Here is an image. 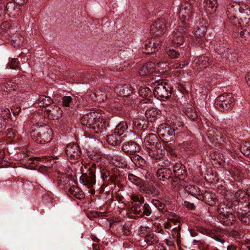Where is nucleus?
Segmentation results:
<instances>
[{"label": "nucleus", "instance_id": "nucleus-1", "mask_svg": "<svg viewBox=\"0 0 250 250\" xmlns=\"http://www.w3.org/2000/svg\"><path fill=\"white\" fill-rule=\"evenodd\" d=\"M32 139L40 144L48 143L52 140L53 131L46 125H40L39 124L33 125L30 132Z\"/></svg>", "mask_w": 250, "mask_h": 250}, {"label": "nucleus", "instance_id": "nucleus-2", "mask_svg": "<svg viewBox=\"0 0 250 250\" xmlns=\"http://www.w3.org/2000/svg\"><path fill=\"white\" fill-rule=\"evenodd\" d=\"M170 19L165 15L154 22L150 27V33L154 36H160L167 31V27L170 24Z\"/></svg>", "mask_w": 250, "mask_h": 250}, {"label": "nucleus", "instance_id": "nucleus-3", "mask_svg": "<svg viewBox=\"0 0 250 250\" xmlns=\"http://www.w3.org/2000/svg\"><path fill=\"white\" fill-rule=\"evenodd\" d=\"M234 98L230 93H224L219 96L214 103V106L217 109H229L233 108Z\"/></svg>", "mask_w": 250, "mask_h": 250}, {"label": "nucleus", "instance_id": "nucleus-4", "mask_svg": "<svg viewBox=\"0 0 250 250\" xmlns=\"http://www.w3.org/2000/svg\"><path fill=\"white\" fill-rule=\"evenodd\" d=\"M160 138L166 143L173 140L175 137L174 129L167 124H161L157 129Z\"/></svg>", "mask_w": 250, "mask_h": 250}, {"label": "nucleus", "instance_id": "nucleus-5", "mask_svg": "<svg viewBox=\"0 0 250 250\" xmlns=\"http://www.w3.org/2000/svg\"><path fill=\"white\" fill-rule=\"evenodd\" d=\"M236 207L228 204L226 202L220 203L218 207V212L223 217V219H226L229 221H234L235 217L232 211L235 209Z\"/></svg>", "mask_w": 250, "mask_h": 250}, {"label": "nucleus", "instance_id": "nucleus-6", "mask_svg": "<svg viewBox=\"0 0 250 250\" xmlns=\"http://www.w3.org/2000/svg\"><path fill=\"white\" fill-rule=\"evenodd\" d=\"M153 94L158 99H167L171 94V89L166 83L157 82L153 89Z\"/></svg>", "mask_w": 250, "mask_h": 250}, {"label": "nucleus", "instance_id": "nucleus-7", "mask_svg": "<svg viewBox=\"0 0 250 250\" xmlns=\"http://www.w3.org/2000/svg\"><path fill=\"white\" fill-rule=\"evenodd\" d=\"M126 104H130L132 107L142 109H156L157 108L155 104L149 99H145L143 100L135 99L132 100L130 102L128 100Z\"/></svg>", "mask_w": 250, "mask_h": 250}, {"label": "nucleus", "instance_id": "nucleus-8", "mask_svg": "<svg viewBox=\"0 0 250 250\" xmlns=\"http://www.w3.org/2000/svg\"><path fill=\"white\" fill-rule=\"evenodd\" d=\"M193 14V6L191 3H186L181 6L179 15L181 20V22L184 25L187 26V21L191 19Z\"/></svg>", "mask_w": 250, "mask_h": 250}, {"label": "nucleus", "instance_id": "nucleus-9", "mask_svg": "<svg viewBox=\"0 0 250 250\" xmlns=\"http://www.w3.org/2000/svg\"><path fill=\"white\" fill-rule=\"evenodd\" d=\"M65 153L68 158L71 161L79 159L82 155L80 146L76 144H69L65 148Z\"/></svg>", "mask_w": 250, "mask_h": 250}, {"label": "nucleus", "instance_id": "nucleus-10", "mask_svg": "<svg viewBox=\"0 0 250 250\" xmlns=\"http://www.w3.org/2000/svg\"><path fill=\"white\" fill-rule=\"evenodd\" d=\"M97 117V116L92 117V119L94 120V123L90 127L91 132L94 134L95 137H98L99 135L104 134L106 130L104 122H103V119H100V117L98 119Z\"/></svg>", "mask_w": 250, "mask_h": 250}, {"label": "nucleus", "instance_id": "nucleus-11", "mask_svg": "<svg viewBox=\"0 0 250 250\" xmlns=\"http://www.w3.org/2000/svg\"><path fill=\"white\" fill-rule=\"evenodd\" d=\"M112 89L108 87H105L101 89H98L90 95V97L92 100L99 102L103 101L104 100L109 98L110 92Z\"/></svg>", "mask_w": 250, "mask_h": 250}, {"label": "nucleus", "instance_id": "nucleus-12", "mask_svg": "<svg viewBox=\"0 0 250 250\" xmlns=\"http://www.w3.org/2000/svg\"><path fill=\"white\" fill-rule=\"evenodd\" d=\"M156 175L159 180L164 182L168 181L170 182L173 187V173L169 168L167 167H162L157 170Z\"/></svg>", "mask_w": 250, "mask_h": 250}, {"label": "nucleus", "instance_id": "nucleus-13", "mask_svg": "<svg viewBox=\"0 0 250 250\" xmlns=\"http://www.w3.org/2000/svg\"><path fill=\"white\" fill-rule=\"evenodd\" d=\"M81 98L72 94L71 96H64L62 98V105L65 107L80 108Z\"/></svg>", "mask_w": 250, "mask_h": 250}, {"label": "nucleus", "instance_id": "nucleus-14", "mask_svg": "<svg viewBox=\"0 0 250 250\" xmlns=\"http://www.w3.org/2000/svg\"><path fill=\"white\" fill-rule=\"evenodd\" d=\"M173 178V188L179 189L180 186H185L186 183L184 179L186 177L185 167H183L180 170L176 172Z\"/></svg>", "mask_w": 250, "mask_h": 250}, {"label": "nucleus", "instance_id": "nucleus-15", "mask_svg": "<svg viewBox=\"0 0 250 250\" xmlns=\"http://www.w3.org/2000/svg\"><path fill=\"white\" fill-rule=\"evenodd\" d=\"M122 143V150L127 155L135 154L140 150V146L134 142L129 141Z\"/></svg>", "mask_w": 250, "mask_h": 250}, {"label": "nucleus", "instance_id": "nucleus-16", "mask_svg": "<svg viewBox=\"0 0 250 250\" xmlns=\"http://www.w3.org/2000/svg\"><path fill=\"white\" fill-rule=\"evenodd\" d=\"M161 42L154 39H150L146 41L143 47L144 52L146 54H149L155 52L160 47Z\"/></svg>", "mask_w": 250, "mask_h": 250}, {"label": "nucleus", "instance_id": "nucleus-17", "mask_svg": "<svg viewBox=\"0 0 250 250\" xmlns=\"http://www.w3.org/2000/svg\"><path fill=\"white\" fill-rule=\"evenodd\" d=\"M186 33L185 28L183 27H179L177 29L172 40V43L174 46H179L183 44L185 42Z\"/></svg>", "mask_w": 250, "mask_h": 250}, {"label": "nucleus", "instance_id": "nucleus-18", "mask_svg": "<svg viewBox=\"0 0 250 250\" xmlns=\"http://www.w3.org/2000/svg\"><path fill=\"white\" fill-rule=\"evenodd\" d=\"M6 11L8 15L13 18H16L19 17L21 14V9L20 5L12 1H9L7 3Z\"/></svg>", "mask_w": 250, "mask_h": 250}, {"label": "nucleus", "instance_id": "nucleus-19", "mask_svg": "<svg viewBox=\"0 0 250 250\" xmlns=\"http://www.w3.org/2000/svg\"><path fill=\"white\" fill-rule=\"evenodd\" d=\"M80 183L88 188L92 187L96 183V176L92 171L87 173L82 174L80 178Z\"/></svg>", "mask_w": 250, "mask_h": 250}, {"label": "nucleus", "instance_id": "nucleus-20", "mask_svg": "<svg viewBox=\"0 0 250 250\" xmlns=\"http://www.w3.org/2000/svg\"><path fill=\"white\" fill-rule=\"evenodd\" d=\"M147 150L149 156L155 160L163 158L165 155V151L162 149L161 144H157L153 148H150Z\"/></svg>", "mask_w": 250, "mask_h": 250}, {"label": "nucleus", "instance_id": "nucleus-21", "mask_svg": "<svg viewBox=\"0 0 250 250\" xmlns=\"http://www.w3.org/2000/svg\"><path fill=\"white\" fill-rule=\"evenodd\" d=\"M133 88L130 84L119 85L115 88V91L120 97H129L133 92Z\"/></svg>", "mask_w": 250, "mask_h": 250}, {"label": "nucleus", "instance_id": "nucleus-22", "mask_svg": "<svg viewBox=\"0 0 250 250\" xmlns=\"http://www.w3.org/2000/svg\"><path fill=\"white\" fill-rule=\"evenodd\" d=\"M144 144L146 148L148 149L153 148V146H155V145L161 144V143L156 134L149 133L145 137Z\"/></svg>", "mask_w": 250, "mask_h": 250}, {"label": "nucleus", "instance_id": "nucleus-23", "mask_svg": "<svg viewBox=\"0 0 250 250\" xmlns=\"http://www.w3.org/2000/svg\"><path fill=\"white\" fill-rule=\"evenodd\" d=\"M211 64V61L206 56H200L194 59L193 64L195 65L194 67L196 69H203L210 65Z\"/></svg>", "mask_w": 250, "mask_h": 250}, {"label": "nucleus", "instance_id": "nucleus-24", "mask_svg": "<svg viewBox=\"0 0 250 250\" xmlns=\"http://www.w3.org/2000/svg\"><path fill=\"white\" fill-rule=\"evenodd\" d=\"M155 70V62H148L140 68L139 73L143 76H146L153 73Z\"/></svg>", "mask_w": 250, "mask_h": 250}, {"label": "nucleus", "instance_id": "nucleus-25", "mask_svg": "<svg viewBox=\"0 0 250 250\" xmlns=\"http://www.w3.org/2000/svg\"><path fill=\"white\" fill-rule=\"evenodd\" d=\"M218 6L217 0H204L203 6L208 14H212L215 13Z\"/></svg>", "mask_w": 250, "mask_h": 250}, {"label": "nucleus", "instance_id": "nucleus-26", "mask_svg": "<svg viewBox=\"0 0 250 250\" xmlns=\"http://www.w3.org/2000/svg\"><path fill=\"white\" fill-rule=\"evenodd\" d=\"M236 200L237 201V206L241 204L246 203L249 201V197L250 196V188L248 190V192H245L242 190H238L236 192Z\"/></svg>", "mask_w": 250, "mask_h": 250}, {"label": "nucleus", "instance_id": "nucleus-27", "mask_svg": "<svg viewBox=\"0 0 250 250\" xmlns=\"http://www.w3.org/2000/svg\"><path fill=\"white\" fill-rule=\"evenodd\" d=\"M125 136V135H124L123 137H120L117 134L114 133L107 136L106 141L111 146H118L124 141V138Z\"/></svg>", "mask_w": 250, "mask_h": 250}, {"label": "nucleus", "instance_id": "nucleus-28", "mask_svg": "<svg viewBox=\"0 0 250 250\" xmlns=\"http://www.w3.org/2000/svg\"><path fill=\"white\" fill-rule=\"evenodd\" d=\"M240 11H242L241 7L237 3H233L229 5L227 8L226 14L229 19H235Z\"/></svg>", "mask_w": 250, "mask_h": 250}, {"label": "nucleus", "instance_id": "nucleus-29", "mask_svg": "<svg viewBox=\"0 0 250 250\" xmlns=\"http://www.w3.org/2000/svg\"><path fill=\"white\" fill-rule=\"evenodd\" d=\"M198 199H200L208 205L212 206L215 203L216 200L215 194L208 191H205L204 193H202V195Z\"/></svg>", "mask_w": 250, "mask_h": 250}, {"label": "nucleus", "instance_id": "nucleus-30", "mask_svg": "<svg viewBox=\"0 0 250 250\" xmlns=\"http://www.w3.org/2000/svg\"><path fill=\"white\" fill-rule=\"evenodd\" d=\"M235 195L236 192L234 193V191L229 190L228 192H226L224 196V198L226 200L225 202L228 204H230V205H233L234 207H237V201Z\"/></svg>", "mask_w": 250, "mask_h": 250}, {"label": "nucleus", "instance_id": "nucleus-31", "mask_svg": "<svg viewBox=\"0 0 250 250\" xmlns=\"http://www.w3.org/2000/svg\"><path fill=\"white\" fill-rule=\"evenodd\" d=\"M238 218L241 221L247 225L250 224V210L246 211L240 209V211L237 212Z\"/></svg>", "mask_w": 250, "mask_h": 250}, {"label": "nucleus", "instance_id": "nucleus-32", "mask_svg": "<svg viewBox=\"0 0 250 250\" xmlns=\"http://www.w3.org/2000/svg\"><path fill=\"white\" fill-rule=\"evenodd\" d=\"M62 110H45L44 116L50 120H58L62 117Z\"/></svg>", "mask_w": 250, "mask_h": 250}, {"label": "nucleus", "instance_id": "nucleus-33", "mask_svg": "<svg viewBox=\"0 0 250 250\" xmlns=\"http://www.w3.org/2000/svg\"><path fill=\"white\" fill-rule=\"evenodd\" d=\"M181 151L189 152V154H193V151L195 150V146L194 144L189 142H185L180 145Z\"/></svg>", "mask_w": 250, "mask_h": 250}, {"label": "nucleus", "instance_id": "nucleus-34", "mask_svg": "<svg viewBox=\"0 0 250 250\" xmlns=\"http://www.w3.org/2000/svg\"><path fill=\"white\" fill-rule=\"evenodd\" d=\"M134 127L139 130L146 131L148 128V125L146 123V121L144 120H139L135 119L133 121Z\"/></svg>", "mask_w": 250, "mask_h": 250}, {"label": "nucleus", "instance_id": "nucleus-35", "mask_svg": "<svg viewBox=\"0 0 250 250\" xmlns=\"http://www.w3.org/2000/svg\"><path fill=\"white\" fill-rule=\"evenodd\" d=\"M10 25L9 22L4 21L0 25V35L2 37H7L10 33Z\"/></svg>", "mask_w": 250, "mask_h": 250}, {"label": "nucleus", "instance_id": "nucleus-36", "mask_svg": "<svg viewBox=\"0 0 250 250\" xmlns=\"http://www.w3.org/2000/svg\"><path fill=\"white\" fill-rule=\"evenodd\" d=\"M161 114V110H146L145 115L150 122L154 121Z\"/></svg>", "mask_w": 250, "mask_h": 250}, {"label": "nucleus", "instance_id": "nucleus-37", "mask_svg": "<svg viewBox=\"0 0 250 250\" xmlns=\"http://www.w3.org/2000/svg\"><path fill=\"white\" fill-rule=\"evenodd\" d=\"M240 41L244 44L248 43V41L250 40V35L249 32L246 31H241L238 33L236 36Z\"/></svg>", "mask_w": 250, "mask_h": 250}, {"label": "nucleus", "instance_id": "nucleus-38", "mask_svg": "<svg viewBox=\"0 0 250 250\" xmlns=\"http://www.w3.org/2000/svg\"><path fill=\"white\" fill-rule=\"evenodd\" d=\"M17 84L12 82L5 83L1 87V89L5 92H11L12 91H15L17 89Z\"/></svg>", "mask_w": 250, "mask_h": 250}, {"label": "nucleus", "instance_id": "nucleus-39", "mask_svg": "<svg viewBox=\"0 0 250 250\" xmlns=\"http://www.w3.org/2000/svg\"><path fill=\"white\" fill-rule=\"evenodd\" d=\"M69 192L72 195L78 199H81L84 198V193L79 188L76 186H72L70 187Z\"/></svg>", "mask_w": 250, "mask_h": 250}, {"label": "nucleus", "instance_id": "nucleus-40", "mask_svg": "<svg viewBox=\"0 0 250 250\" xmlns=\"http://www.w3.org/2000/svg\"><path fill=\"white\" fill-rule=\"evenodd\" d=\"M239 149L244 155L250 157V142L241 143L239 146Z\"/></svg>", "mask_w": 250, "mask_h": 250}, {"label": "nucleus", "instance_id": "nucleus-41", "mask_svg": "<svg viewBox=\"0 0 250 250\" xmlns=\"http://www.w3.org/2000/svg\"><path fill=\"white\" fill-rule=\"evenodd\" d=\"M127 128V125L125 122L120 123L116 127L114 133L119 135L120 137H123L124 133Z\"/></svg>", "mask_w": 250, "mask_h": 250}, {"label": "nucleus", "instance_id": "nucleus-42", "mask_svg": "<svg viewBox=\"0 0 250 250\" xmlns=\"http://www.w3.org/2000/svg\"><path fill=\"white\" fill-rule=\"evenodd\" d=\"M170 120H168V122H171V124H172V129H174V132L175 131L179 130L181 131V128H182L184 126V124L180 121L175 122V120H177V118L173 116V118L169 117Z\"/></svg>", "mask_w": 250, "mask_h": 250}, {"label": "nucleus", "instance_id": "nucleus-43", "mask_svg": "<svg viewBox=\"0 0 250 250\" xmlns=\"http://www.w3.org/2000/svg\"><path fill=\"white\" fill-rule=\"evenodd\" d=\"M26 166L30 169H35L38 165V162L41 160L40 157H30L28 158Z\"/></svg>", "mask_w": 250, "mask_h": 250}, {"label": "nucleus", "instance_id": "nucleus-44", "mask_svg": "<svg viewBox=\"0 0 250 250\" xmlns=\"http://www.w3.org/2000/svg\"><path fill=\"white\" fill-rule=\"evenodd\" d=\"M186 190L190 194L193 196H198L200 197L202 195V192L197 186H189L186 188Z\"/></svg>", "mask_w": 250, "mask_h": 250}, {"label": "nucleus", "instance_id": "nucleus-45", "mask_svg": "<svg viewBox=\"0 0 250 250\" xmlns=\"http://www.w3.org/2000/svg\"><path fill=\"white\" fill-rule=\"evenodd\" d=\"M152 204L161 212H165L167 211L166 205L163 202L153 199L151 201Z\"/></svg>", "mask_w": 250, "mask_h": 250}, {"label": "nucleus", "instance_id": "nucleus-46", "mask_svg": "<svg viewBox=\"0 0 250 250\" xmlns=\"http://www.w3.org/2000/svg\"><path fill=\"white\" fill-rule=\"evenodd\" d=\"M145 241L149 245H152L158 242V237L154 233L149 234L145 237Z\"/></svg>", "mask_w": 250, "mask_h": 250}, {"label": "nucleus", "instance_id": "nucleus-47", "mask_svg": "<svg viewBox=\"0 0 250 250\" xmlns=\"http://www.w3.org/2000/svg\"><path fill=\"white\" fill-rule=\"evenodd\" d=\"M128 180L137 186H141L143 183V180L133 174H129L128 175Z\"/></svg>", "mask_w": 250, "mask_h": 250}, {"label": "nucleus", "instance_id": "nucleus-48", "mask_svg": "<svg viewBox=\"0 0 250 250\" xmlns=\"http://www.w3.org/2000/svg\"><path fill=\"white\" fill-rule=\"evenodd\" d=\"M52 102V99L50 97L42 96L39 99V104L41 107H45L50 104Z\"/></svg>", "mask_w": 250, "mask_h": 250}, {"label": "nucleus", "instance_id": "nucleus-49", "mask_svg": "<svg viewBox=\"0 0 250 250\" xmlns=\"http://www.w3.org/2000/svg\"><path fill=\"white\" fill-rule=\"evenodd\" d=\"M88 157L92 161L98 162L101 158L103 154L99 151H92L88 154Z\"/></svg>", "mask_w": 250, "mask_h": 250}, {"label": "nucleus", "instance_id": "nucleus-50", "mask_svg": "<svg viewBox=\"0 0 250 250\" xmlns=\"http://www.w3.org/2000/svg\"><path fill=\"white\" fill-rule=\"evenodd\" d=\"M155 67L156 70L157 69L160 73L165 72L169 68L167 63L164 62H158Z\"/></svg>", "mask_w": 250, "mask_h": 250}, {"label": "nucleus", "instance_id": "nucleus-51", "mask_svg": "<svg viewBox=\"0 0 250 250\" xmlns=\"http://www.w3.org/2000/svg\"><path fill=\"white\" fill-rule=\"evenodd\" d=\"M144 202H138L132 203L131 210L136 215H139L141 214L142 208L141 204Z\"/></svg>", "mask_w": 250, "mask_h": 250}, {"label": "nucleus", "instance_id": "nucleus-52", "mask_svg": "<svg viewBox=\"0 0 250 250\" xmlns=\"http://www.w3.org/2000/svg\"><path fill=\"white\" fill-rule=\"evenodd\" d=\"M139 94L142 97H147L151 94V91L147 87H141L139 89Z\"/></svg>", "mask_w": 250, "mask_h": 250}, {"label": "nucleus", "instance_id": "nucleus-53", "mask_svg": "<svg viewBox=\"0 0 250 250\" xmlns=\"http://www.w3.org/2000/svg\"><path fill=\"white\" fill-rule=\"evenodd\" d=\"M167 219L169 221L176 225L177 223L180 224V217L173 212H169L167 215Z\"/></svg>", "mask_w": 250, "mask_h": 250}, {"label": "nucleus", "instance_id": "nucleus-54", "mask_svg": "<svg viewBox=\"0 0 250 250\" xmlns=\"http://www.w3.org/2000/svg\"><path fill=\"white\" fill-rule=\"evenodd\" d=\"M143 211H142L141 214H139L141 217L144 216H149L152 213L151 208L150 206L147 204H144L143 208Z\"/></svg>", "mask_w": 250, "mask_h": 250}, {"label": "nucleus", "instance_id": "nucleus-55", "mask_svg": "<svg viewBox=\"0 0 250 250\" xmlns=\"http://www.w3.org/2000/svg\"><path fill=\"white\" fill-rule=\"evenodd\" d=\"M206 32V28L202 26L198 27L194 31V35L196 38H201L205 36Z\"/></svg>", "mask_w": 250, "mask_h": 250}, {"label": "nucleus", "instance_id": "nucleus-56", "mask_svg": "<svg viewBox=\"0 0 250 250\" xmlns=\"http://www.w3.org/2000/svg\"><path fill=\"white\" fill-rule=\"evenodd\" d=\"M180 224L172 229V235L174 238L178 239L180 237Z\"/></svg>", "mask_w": 250, "mask_h": 250}, {"label": "nucleus", "instance_id": "nucleus-57", "mask_svg": "<svg viewBox=\"0 0 250 250\" xmlns=\"http://www.w3.org/2000/svg\"><path fill=\"white\" fill-rule=\"evenodd\" d=\"M186 114L192 121H196L198 118V114L196 110H186Z\"/></svg>", "mask_w": 250, "mask_h": 250}, {"label": "nucleus", "instance_id": "nucleus-58", "mask_svg": "<svg viewBox=\"0 0 250 250\" xmlns=\"http://www.w3.org/2000/svg\"><path fill=\"white\" fill-rule=\"evenodd\" d=\"M241 9L243 12L240 11L239 13H241L242 18L250 20V17H249L250 16V9L246 7H245V9L241 7Z\"/></svg>", "mask_w": 250, "mask_h": 250}, {"label": "nucleus", "instance_id": "nucleus-59", "mask_svg": "<svg viewBox=\"0 0 250 250\" xmlns=\"http://www.w3.org/2000/svg\"><path fill=\"white\" fill-rule=\"evenodd\" d=\"M132 203L138 202H144V198L141 195L133 194L131 196Z\"/></svg>", "mask_w": 250, "mask_h": 250}, {"label": "nucleus", "instance_id": "nucleus-60", "mask_svg": "<svg viewBox=\"0 0 250 250\" xmlns=\"http://www.w3.org/2000/svg\"><path fill=\"white\" fill-rule=\"evenodd\" d=\"M164 147L167 151L169 153L170 155L173 156L176 155V152L170 144H168V143H166Z\"/></svg>", "mask_w": 250, "mask_h": 250}, {"label": "nucleus", "instance_id": "nucleus-61", "mask_svg": "<svg viewBox=\"0 0 250 250\" xmlns=\"http://www.w3.org/2000/svg\"><path fill=\"white\" fill-rule=\"evenodd\" d=\"M99 166L96 163L91 162L88 163L86 168L88 169L89 172H91L92 171L95 174L96 169Z\"/></svg>", "mask_w": 250, "mask_h": 250}, {"label": "nucleus", "instance_id": "nucleus-62", "mask_svg": "<svg viewBox=\"0 0 250 250\" xmlns=\"http://www.w3.org/2000/svg\"><path fill=\"white\" fill-rule=\"evenodd\" d=\"M19 62L17 59H12L9 63V66L10 68L12 69H16L19 68Z\"/></svg>", "mask_w": 250, "mask_h": 250}, {"label": "nucleus", "instance_id": "nucleus-63", "mask_svg": "<svg viewBox=\"0 0 250 250\" xmlns=\"http://www.w3.org/2000/svg\"><path fill=\"white\" fill-rule=\"evenodd\" d=\"M167 54L172 59L176 58L180 55L179 53L174 49H169L167 51Z\"/></svg>", "mask_w": 250, "mask_h": 250}, {"label": "nucleus", "instance_id": "nucleus-64", "mask_svg": "<svg viewBox=\"0 0 250 250\" xmlns=\"http://www.w3.org/2000/svg\"><path fill=\"white\" fill-rule=\"evenodd\" d=\"M147 194H154L156 192V188L153 186H147L143 188Z\"/></svg>", "mask_w": 250, "mask_h": 250}]
</instances>
